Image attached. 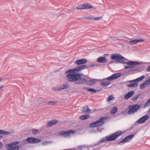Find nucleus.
I'll return each instance as SVG.
<instances>
[{"label": "nucleus", "instance_id": "nucleus-1", "mask_svg": "<svg viewBox=\"0 0 150 150\" xmlns=\"http://www.w3.org/2000/svg\"><path fill=\"white\" fill-rule=\"evenodd\" d=\"M86 68L85 65H83L67 70L65 72L66 74H68L67 75V80L71 82H75L79 80L77 83L78 84H83L86 83L87 81L86 79L84 78L81 79V74L77 72Z\"/></svg>", "mask_w": 150, "mask_h": 150}, {"label": "nucleus", "instance_id": "nucleus-2", "mask_svg": "<svg viewBox=\"0 0 150 150\" xmlns=\"http://www.w3.org/2000/svg\"><path fill=\"white\" fill-rule=\"evenodd\" d=\"M121 75L120 73H117L113 74L111 76L105 79L101 82V85L106 86L109 85L111 83L110 81L115 80Z\"/></svg>", "mask_w": 150, "mask_h": 150}, {"label": "nucleus", "instance_id": "nucleus-3", "mask_svg": "<svg viewBox=\"0 0 150 150\" xmlns=\"http://www.w3.org/2000/svg\"><path fill=\"white\" fill-rule=\"evenodd\" d=\"M108 118L107 117H101L98 121L91 123L90 124V126L91 127L94 128L102 126L104 124V121L107 120Z\"/></svg>", "mask_w": 150, "mask_h": 150}, {"label": "nucleus", "instance_id": "nucleus-4", "mask_svg": "<svg viewBox=\"0 0 150 150\" xmlns=\"http://www.w3.org/2000/svg\"><path fill=\"white\" fill-rule=\"evenodd\" d=\"M145 78L144 76H142L139 77L137 78L134 80L130 81H129V83H132L133 82L135 83H134L127 84V86L128 87L133 88L136 87L137 86L138 83H136V82H139L143 80Z\"/></svg>", "mask_w": 150, "mask_h": 150}, {"label": "nucleus", "instance_id": "nucleus-5", "mask_svg": "<svg viewBox=\"0 0 150 150\" xmlns=\"http://www.w3.org/2000/svg\"><path fill=\"white\" fill-rule=\"evenodd\" d=\"M123 132L120 131H117L112 135L107 136V139L109 141H111L115 140L118 137L121 135Z\"/></svg>", "mask_w": 150, "mask_h": 150}, {"label": "nucleus", "instance_id": "nucleus-6", "mask_svg": "<svg viewBox=\"0 0 150 150\" xmlns=\"http://www.w3.org/2000/svg\"><path fill=\"white\" fill-rule=\"evenodd\" d=\"M140 106L137 104L129 105L128 107L129 110L127 112L128 114L131 115L134 114L137 112L140 108Z\"/></svg>", "mask_w": 150, "mask_h": 150}, {"label": "nucleus", "instance_id": "nucleus-7", "mask_svg": "<svg viewBox=\"0 0 150 150\" xmlns=\"http://www.w3.org/2000/svg\"><path fill=\"white\" fill-rule=\"evenodd\" d=\"M75 131L74 130H70L67 131H61L59 132V134L64 137H66L70 136L71 134H74Z\"/></svg>", "mask_w": 150, "mask_h": 150}, {"label": "nucleus", "instance_id": "nucleus-8", "mask_svg": "<svg viewBox=\"0 0 150 150\" xmlns=\"http://www.w3.org/2000/svg\"><path fill=\"white\" fill-rule=\"evenodd\" d=\"M139 64V63L137 62H132L129 61L127 62L126 64L128 66H125L124 68L125 69H129L134 67L135 66Z\"/></svg>", "mask_w": 150, "mask_h": 150}, {"label": "nucleus", "instance_id": "nucleus-9", "mask_svg": "<svg viewBox=\"0 0 150 150\" xmlns=\"http://www.w3.org/2000/svg\"><path fill=\"white\" fill-rule=\"evenodd\" d=\"M134 136V135L133 134L127 136L123 140L119 142L118 144H121L122 143L124 144L129 142L133 138Z\"/></svg>", "mask_w": 150, "mask_h": 150}, {"label": "nucleus", "instance_id": "nucleus-10", "mask_svg": "<svg viewBox=\"0 0 150 150\" xmlns=\"http://www.w3.org/2000/svg\"><path fill=\"white\" fill-rule=\"evenodd\" d=\"M27 141L31 143H36L41 141L40 139L35 138L33 137H30L27 138L26 139Z\"/></svg>", "mask_w": 150, "mask_h": 150}, {"label": "nucleus", "instance_id": "nucleus-11", "mask_svg": "<svg viewBox=\"0 0 150 150\" xmlns=\"http://www.w3.org/2000/svg\"><path fill=\"white\" fill-rule=\"evenodd\" d=\"M111 58L112 59L120 60H122L124 57L118 54H114L111 56Z\"/></svg>", "mask_w": 150, "mask_h": 150}, {"label": "nucleus", "instance_id": "nucleus-12", "mask_svg": "<svg viewBox=\"0 0 150 150\" xmlns=\"http://www.w3.org/2000/svg\"><path fill=\"white\" fill-rule=\"evenodd\" d=\"M149 116L147 115H146L142 117L137 121L138 123H142L145 122V121L148 119Z\"/></svg>", "mask_w": 150, "mask_h": 150}, {"label": "nucleus", "instance_id": "nucleus-13", "mask_svg": "<svg viewBox=\"0 0 150 150\" xmlns=\"http://www.w3.org/2000/svg\"><path fill=\"white\" fill-rule=\"evenodd\" d=\"M87 62V60L85 59H81L75 62V63L77 65H80L86 63Z\"/></svg>", "mask_w": 150, "mask_h": 150}, {"label": "nucleus", "instance_id": "nucleus-14", "mask_svg": "<svg viewBox=\"0 0 150 150\" xmlns=\"http://www.w3.org/2000/svg\"><path fill=\"white\" fill-rule=\"evenodd\" d=\"M58 122V121L56 120H52L50 121L47 124V127H49L55 125Z\"/></svg>", "mask_w": 150, "mask_h": 150}, {"label": "nucleus", "instance_id": "nucleus-15", "mask_svg": "<svg viewBox=\"0 0 150 150\" xmlns=\"http://www.w3.org/2000/svg\"><path fill=\"white\" fill-rule=\"evenodd\" d=\"M144 39H142L140 40H133L130 41L129 42V43L130 44L133 45L134 44H136L139 42H144Z\"/></svg>", "mask_w": 150, "mask_h": 150}, {"label": "nucleus", "instance_id": "nucleus-16", "mask_svg": "<svg viewBox=\"0 0 150 150\" xmlns=\"http://www.w3.org/2000/svg\"><path fill=\"white\" fill-rule=\"evenodd\" d=\"M134 92L133 91H131L128 92L127 94H126L124 96L125 98V99H127L129 98L132 97L134 94Z\"/></svg>", "mask_w": 150, "mask_h": 150}, {"label": "nucleus", "instance_id": "nucleus-17", "mask_svg": "<svg viewBox=\"0 0 150 150\" xmlns=\"http://www.w3.org/2000/svg\"><path fill=\"white\" fill-rule=\"evenodd\" d=\"M97 61L100 63H104L107 61V60L105 57H100L97 59Z\"/></svg>", "mask_w": 150, "mask_h": 150}, {"label": "nucleus", "instance_id": "nucleus-18", "mask_svg": "<svg viewBox=\"0 0 150 150\" xmlns=\"http://www.w3.org/2000/svg\"><path fill=\"white\" fill-rule=\"evenodd\" d=\"M91 111V110L88 109V106H85L82 108L81 110V111L84 113H89Z\"/></svg>", "mask_w": 150, "mask_h": 150}, {"label": "nucleus", "instance_id": "nucleus-19", "mask_svg": "<svg viewBox=\"0 0 150 150\" xmlns=\"http://www.w3.org/2000/svg\"><path fill=\"white\" fill-rule=\"evenodd\" d=\"M95 83V80L93 79H90L87 82V84L90 86L94 84Z\"/></svg>", "mask_w": 150, "mask_h": 150}, {"label": "nucleus", "instance_id": "nucleus-20", "mask_svg": "<svg viewBox=\"0 0 150 150\" xmlns=\"http://www.w3.org/2000/svg\"><path fill=\"white\" fill-rule=\"evenodd\" d=\"M84 9H90L93 8V6L89 4H83Z\"/></svg>", "mask_w": 150, "mask_h": 150}, {"label": "nucleus", "instance_id": "nucleus-21", "mask_svg": "<svg viewBox=\"0 0 150 150\" xmlns=\"http://www.w3.org/2000/svg\"><path fill=\"white\" fill-rule=\"evenodd\" d=\"M90 117L89 115H81L79 117L80 119L84 120L89 118Z\"/></svg>", "mask_w": 150, "mask_h": 150}, {"label": "nucleus", "instance_id": "nucleus-22", "mask_svg": "<svg viewBox=\"0 0 150 150\" xmlns=\"http://www.w3.org/2000/svg\"><path fill=\"white\" fill-rule=\"evenodd\" d=\"M117 109L116 107L112 108L110 111V112L111 114H114L117 111Z\"/></svg>", "mask_w": 150, "mask_h": 150}, {"label": "nucleus", "instance_id": "nucleus-23", "mask_svg": "<svg viewBox=\"0 0 150 150\" xmlns=\"http://www.w3.org/2000/svg\"><path fill=\"white\" fill-rule=\"evenodd\" d=\"M83 5L81 4L77 6L76 7V9L77 10H83L84 9Z\"/></svg>", "mask_w": 150, "mask_h": 150}, {"label": "nucleus", "instance_id": "nucleus-24", "mask_svg": "<svg viewBox=\"0 0 150 150\" xmlns=\"http://www.w3.org/2000/svg\"><path fill=\"white\" fill-rule=\"evenodd\" d=\"M150 106V98L148 100L147 102L145 104L144 106V108Z\"/></svg>", "mask_w": 150, "mask_h": 150}, {"label": "nucleus", "instance_id": "nucleus-25", "mask_svg": "<svg viewBox=\"0 0 150 150\" xmlns=\"http://www.w3.org/2000/svg\"><path fill=\"white\" fill-rule=\"evenodd\" d=\"M114 98L113 95H110L107 99L106 100L107 102H109L112 100Z\"/></svg>", "mask_w": 150, "mask_h": 150}, {"label": "nucleus", "instance_id": "nucleus-26", "mask_svg": "<svg viewBox=\"0 0 150 150\" xmlns=\"http://www.w3.org/2000/svg\"><path fill=\"white\" fill-rule=\"evenodd\" d=\"M106 141L109 142L108 140L107 139V136L103 138L102 139L100 140V142H105Z\"/></svg>", "mask_w": 150, "mask_h": 150}, {"label": "nucleus", "instance_id": "nucleus-27", "mask_svg": "<svg viewBox=\"0 0 150 150\" xmlns=\"http://www.w3.org/2000/svg\"><path fill=\"white\" fill-rule=\"evenodd\" d=\"M146 84H145V82L143 83L140 86V87L141 89H143L144 87L147 86Z\"/></svg>", "mask_w": 150, "mask_h": 150}, {"label": "nucleus", "instance_id": "nucleus-28", "mask_svg": "<svg viewBox=\"0 0 150 150\" xmlns=\"http://www.w3.org/2000/svg\"><path fill=\"white\" fill-rule=\"evenodd\" d=\"M2 132H1V134H5V135H10L11 133L10 132L5 131L2 130Z\"/></svg>", "mask_w": 150, "mask_h": 150}, {"label": "nucleus", "instance_id": "nucleus-29", "mask_svg": "<svg viewBox=\"0 0 150 150\" xmlns=\"http://www.w3.org/2000/svg\"><path fill=\"white\" fill-rule=\"evenodd\" d=\"M102 18V16H99L96 18H93V20L94 21H98L101 19Z\"/></svg>", "mask_w": 150, "mask_h": 150}, {"label": "nucleus", "instance_id": "nucleus-30", "mask_svg": "<svg viewBox=\"0 0 150 150\" xmlns=\"http://www.w3.org/2000/svg\"><path fill=\"white\" fill-rule=\"evenodd\" d=\"M69 87V86L67 85H64L62 86V87L60 88V89L61 90L64 89H66L67 88Z\"/></svg>", "mask_w": 150, "mask_h": 150}, {"label": "nucleus", "instance_id": "nucleus-31", "mask_svg": "<svg viewBox=\"0 0 150 150\" xmlns=\"http://www.w3.org/2000/svg\"><path fill=\"white\" fill-rule=\"evenodd\" d=\"M39 132L38 130L37 129H33V134H38Z\"/></svg>", "mask_w": 150, "mask_h": 150}, {"label": "nucleus", "instance_id": "nucleus-32", "mask_svg": "<svg viewBox=\"0 0 150 150\" xmlns=\"http://www.w3.org/2000/svg\"><path fill=\"white\" fill-rule=\"evenodd\" d=\"M125 60L124 59V58L122 60H120V61H118V62L121 63L126 64V63H127V62H126Z\"/></svg>", "mask_w": 150, "mask_h": 150}, {"label": "nucleus", "instance_id": "nucleus-33", "mask_svg": "<svg viewBox=\"0 0 150 150\" xmlns=\"http://www.w3.org/2000/svg\"><path fill=\"white\" fill-rule=\"evenodd\" d=\"M88 91L93 93H96L97 92L96 91L92 88H89L88 89Z\"/></svg>", "mask_w": 150, "mask_h": 150}, {"label": "nucleus", "instance_id": "nucleus-34", "mask_svg": "<svg viewBox=\"0 0 150 150\" xmlns=\"http://www.w3.org/2000/svg\"><path fill=\"white\" fill-rule=\"evenodd\" d=\"M139 95H136L134 97H133L132 98V100L135 101L137 100L138 97Z\"/></svg>", "mask_w": 150, "mask_h": 150}, {"label": "nucleus", "instance_id": "nucleus-35", "mask_svg": "<svg viewBox=\"0 0 150 150\" xmlns=\"http://www.w3.org/2000/svg\"><path fill=\"white\" fill-rule=\"evenodd\" d=\"M145 84L147 86L150 85V80L146 81L145 82Z\"/></svg>", "mask_w": 150, "mask_h": 150}, {"label": "nucleus", "instance_id": "nucleus-36", "mask_svg": "<svg viewBox=\"0 0 150 150\" xmlns=\"http://www.w3.org/2000/svg\"><path fill=\"white\" fill-rule=\"evenodd\" d=\"M57 102H55L54 101H50L48 102V103L49 105H54Z\"/></svg>", "mask_w": 150, "mask_h": 150}, {"label": "nucleus", "instance_id": "nucleus-37", "mask_svg": "<svg viewBox=\"0 0 150 150\" xmlns=\"http://www.w3.org/2000/svg\"><path fill=\"white\" fill-rule=\"evenodd\" d=\"M48 142L45 141L42 142V144L44 145L47 144L48 143Z\"/></svg>", "mask_w": 150, "mask_h": 150}, {"label": "nucleus", "instance_id": "nucleus-38", "mask_svg": "<svg viewBox=\"0 0 150 150\" xmlns=\"http://www.w3.org/2000/svg\"><path fill=\"white\" fill-rule=\"evenodd\" d=\"M3 146V144L2 143L0 142V149H1Z\"/></svg>", "mask_w": 150, "mask_h": 150}, {"label": "nucleus", "instance_id": "nucleus-39", "mask_svg": "<svg viewBox=\"0 0 150 150\" xmlns=\"http://www.w3.org/2000/svg\"><path fill=\"white\" fill-rule=\"evenodd\" d=\"M87 18L88 20H93V17H87Z\"/></svg>", "mask_w": 150, "mask_h": 150}, {"label": "nucleus", "instance_id": "nucleus-40", "mask_svg": "<svg viewBox=\"0 0 150 150\" xmlns=\"http://www.w3.org/2000/svg\"><path fill=\"white\" fill-rule=\"evenodd\" d=\"M96 65L95 64H92L91 65H90L88 66L89 67H91L95 66Z\"/></svg>", "mask_w": 150, "mask_h": 150}, {"label": "nucleus", "instance_id": "nucleus-41", "mask_svg": "<svg viewBox=\"0 0 150 150\" xmlns=\"http://www.w3.org/2000/svg\"><path fill=\"white\" fill-rule=\"evenodd\" d=\"M4 87V86L3 85H2L1 86H0V91Z\"/></svg>", "mask_w": 150, "mask_h": 150}, {"label": "nucleus", "instance_id": "nucleus-42", "mask_svg": "<svg viewBox=\"0 0 150 150\" xmlns=\"http://www.w3.org/2000/svg\"><path fill=\"white\" fill-rule=\"evenodd\" d=\"M2 132V130H0V134H1Z\"/></svg>", "mask_w": 150, "mask_h": 150}, {"label": "nucleus", "instance_id": "nucleus-43", "mask_svg": "<svg viewBox=\"0 0 150 150\" xmlns=\"http://www.w3.org/2000/svg\"><path fill=\"white\" fill-rule=\"evenodd\" d=\"M148 112H150V108L149 109V110L148 111Z\"/></svg>", "mask_w": 150, "mask_h": 150}, {"label": "nucleus", "instance_id": "nucleus-44", "mask_svg": "<svg viewBox=\"0 0 150 150\" xmlns=\"http://www.w3.org/2000/svg\"><path fill=\"white\" fill-rule=\"evenodd\" d=\"M2 80V79L1 78H0V82Z\"/></svg>", "mask_w": 150, "mask_h": 150}, {"label": "nucleus", "instance_id": "nucleus-45", "mask_svg": "<svg viewBox=\"0 0 150 150\" xmlns=\"http://www.w3.org/2000/svg\"><path fill=\"white\" fill-rule=\"evenodd\" d=\"M1 139V136H0V139Z\"/></svg>", "mask_w": 150, "mask_h": 150}]
</instances>
